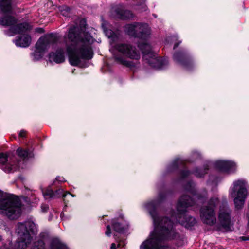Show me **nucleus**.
<instances>
[{
    "label": "nucleus",
    "instance_id": "obj_6",
    "mask_svg": "<svg viewBox=\"0 0 249 249\" xmlns=\"http://www.w3.org/2000/svg\"><path fill=\"white\" fill-rule=\"evenodd\" d=\"M0 213L10 220H16L21 215V203L14 195L3 193L0 190Z\"/></svg>",
    "mask_w": 249,
    "mask_h": 249
},
{
    "label": "nucleus",
    "instance_id": "obj_13",
    "mask_svg": "<svg viewBox=\"0 0 249 249\" xmlns=\"http://www.w3.org/2000/svg\"><path fill=\"white\" fill-rule=\"evenodd\" d=\"M113 12L112 14L115 18L121 19H130L133 17L130 11L124 10L122 6L114 8Z\"/></svg>",
    "mask_w": 249,
    "mask_h": 249
},
{
    "label": "nucleus",
    "instance_id": "obj_2",
    "mask_svg": "<svg viewBox=\"0 0 249 249\" xmlns=\"http://www.w3.org/2000/svg\"><path fill=\"white\" fill-rule=\"evenodd\" d=\"M138 48L131 43L117 44L115 46V52L113 53L115 61L119 64L130 67L131 63L127 58L139 59L141 57L140 49L143 54V59L151 67L157 69H162L168 65V61L158 57L156 53L152 51L151 46L148 44L143 43L139 44Z\"/></svg>",
    "mask_w": 249,
    "mask_h": 249
},
{
    "label": "nucleus",
    "instance_id": "obj_30",
    "mask_svg": "<svg viewBox=\"0 0 249 249\" xmlns=\"http://www.w3.org/2000/svg\"><path fill=\"white\" fill-rule=\"evenodd\" d=\"M26 133L25 130H22L20 132L19 135L21 137H25Z\"/></svg>",
    "mask_w": 249,
    "mask_h": 249
},
{
    "label": "nucleus",
    "instance_id": "obj_38",
    "mask_svg": "<svg viewBox=\"0 0 249 249\" xmlns=\"http://www.w3.org/2000/svg\"><path fill=\"white\" fill-rule=\"evenodd\" d=\"M61 217L62 219H63V218H64V216H63V213H61Z\"/></svg>",
    "mask_w": 249,
    "mask_h": 249
},
{
    "label": "nucleus",
    "instance_id": "obj_12",
    "mask_svg": "<svg viewBox=\"0 0 249 249\" xmlns=\"http://www.w3.org/2000/svg\"><path fill=\"white\" fill-rule=\"evenodd\" d=\"M215 167L222 172L230 173L236 168V164L231 161L219 160L214 163Z\"/></svg>",
    "mask_w": 249,
    "mask_h": 249
},
{
    "label": "nucleus",
    "instance_id": "obj_10",
    "mask_svg": "<svg viewBox=\"0 0 249 249\" xmlns=\"http://www.w3.org/2000/svg\"><path fill=\"white\" fill-rule=\"evenodd\" d=\"M125 30L129 35L141 38H145L150 34V29L146 24H128L125 26Z\"/></svg>",
    "mask_w": 249,
    "mask_h": 249
},
{
    "label": "nucleus",
    "instance_id": "obj_31",
    "mask_svg": "<svg viewBox=\"0 0 249 249\" xmlns=\"http://www.w3.org/2000/svg\"><path fill=\"white\" fill-rule=\"evenodd\" d=\"M189 172L187 171H183L182 172L181 174L183 177L187 176L189 175Z\"/></svg>",
    "mask_w": 249,
    "mask_h": 249
},
{
    "label": "nucleus",
    "instance_id": "obj_7",
    "mask_svg": "<svg viewBox=\"0 0 249 249\" xmlns=\"http://www.w3.org/2000/svg\"><path fill=\"white\" fill-rule=\"evenodd\" d=\"M248 183L244 180H238L233 182V186L230 191V196L234 198L236 209H241L248 196Z\"/></svg>",
    "mask_w": 249,
    "mask_h": 249
},
{
    "label": "nucleus",
    "instance_id": "obj_18",
    "mask_svg": "<svg viewBox=\"0 0 249 249\" xmlns=\"http://www.w3.org/2000/svg\"><path fill=\"white\" fill-rule=\"evenodd\" d=\"M51 249H67V248L59 239L54 238L52 240Z\"/></svg>",
    "mask_w": 249,
    "mask_h": 249
},
{
    "label": "nucleus",
    "instance_id": "obj_14",
    "mask_svg": "<svg viewBox=\"0 0 249 249\" xmlns=\"http://www.w3.org/2000/svg\"><path fill=\"white\" fill-rule=\"evenodd\" d=\"M8 156L6 154L0 153V167L6 172H10L15 170L16 167L8 163Z\"/></svg>",
    "mask_w": 249,
    "mask_h": 249
},
{
    "label": "nucleus",
    "instance_id": "obj_27",
    "mask_svg": "<svg viewBox=\"0 0 249 249\" xmlns=\"http://www.w3.org/2000/svg\"><path fill=\"white\" fill-rule=\"evenodd\" d=\"M182 161L179 159H176L172 163V166L173 167H177L179 163H181Z\"/></svg>",
    "mask_w": 249,
    "mask_h": 249
},
{
    "label": "nucleus",
    "instance_id": "obj_32",
    "mask_svg": "<svg viewBox=\"0 0 249 249\" xmlns=\"http://www.w3.org/2000/svg\"><path fill=\"white\" fill-rule=\"evenodd\" d=\"M56 180H58V181H60V182H64L65 181V180H64V179L63 177H57L56 178Z\"/></svg>",
    "mask_w": 249,
    "mask_h": 249
},
{
    "label": "nucleus",
    "instance_id": "obj_24",
    "mask_svg": "<svg viewBox=\"0 0 249 249\" xmlns=\"http://www.w3.org/2000/svg\"><path fill=\"white\" fill-rule=\"evenodd\" d=\"M54 193L55 194V198H59L61 196L65 197L67 194H70V192H66L65 193H64L63 189H59L57 190Z\"/></svg>",
    "mask_w": 249,
    "mask_h": 249
},
{
    "label": "nucleus",
    "instance_id": "obj_34",
    "mask_svg": "<svg viewBox=\"0 0 249 249\" xmlns=\"http://www.w3.org/2000/svg\"><path fill=\"white\" fill-rule=\"evenodd\" d=\"M124 243L123 242H121V241H119L118 244V247H121V246H124Z\"/></svg>",
    "mask_w": 249,
    "mask_h": 249
},
{
    "label": "nucleus",
    "instance_id": "obj_35",
    "mask_svg": "<svg viewBox=\"0 0 249 249\" xmlns=\"http://www.w3.org/2000/svg\"><path fill=\"white\" fill-rule=\"evenodd\" d=\"M181 43V41H179L178 43H177L176 44H175L174 45V49H175L176 47H178V46L179 44V43Z\"/></svg>",
    "mask_w": 249,
    "mask_h": 249
},
{
    "label": "nucleus",
    "instance_id": "obj_25",
    "mask_svg": "<svg viewBox=\"0 0 249 249\" xmlns=\"http://www.w3.org/2000/svg\"><path fill=\"white\" fill-rule=\"evenodd\" d=\"M113 227L114 231L117 232L121 233L124 230V227H122L120 223L117 222L113 223Z\"/></svg>",
    "mask_w": 249,
    "mask_h": 249
},
{
    "label": "nucleus",
    "instance_id": "obj_8",
    "mask_svg": "<svg viewBox=\"0 0 249 249\" xmlns=\"http://www.w3.org/2000/svg\"><path fill=\"white\" fill-rule=\"evenodd\" d=\"M219 202L218 198L214 196L209 200L207 205L200 209V217L203 223L210 225H213L215 223L214 208Z\"/></svg>",
    "mask_w": 249,
    "mask_h": 249
},
{
    "label": "nucleus",
    "instance_id": "obj_16",
    "mask_svg": "<svg viewBox=\"0 0 249 249\" xmlns=\"http://www.w3.org/2000/svg\"><path fill=\"white\" fill-rule=\"evenodd\" d=\"M17 154L23 159H28L34 157V154L32 151L27 149H23L22 148H18L16 150Z\"/></svg>",
    "mask_w": 249,
    "mask_h": 249
},
{
    "label": "nucleus",
    "instance_id": "obj_1",
    "mask_svg": "<svg viewBox=\"0 0 249 249\" xmlns=\"http://www.w3.org/2000/svg\"><path fill=\"white\" fill-rule=\"evenodd\" d=\"M185 190L192 195V197L184 195L181 196L177 204V213L172 216L171 220L167 217L157 218L156 217V206L163 199L164 195L159 194L158 200L149 201L144 204L145 208L153 220L155 229L151 233L149 238L141 245L140 249H176L174 247L161 246L160 244L161 241L171 239L175 237L176 233L174 228V223L178 222L187 228H191L196 223L194 218L185 214L186 209L202 203L205 196L195 194L193 182H188Z\"/></svg>",
    "mask_w": 249,
    "mask_h": 249
},
{
    "label": "nucleus",
    "instance_id": "obj_41",
    "mask_svg": "<svg viewBox=\"0 0 249 249\" xmlns=\"http://www.w3.org/2000/svg\"><path fill=\"white\" fill-rule=\"evenodd\" d=\"M242 238L243 239V240H245V238L244 237H242Z\"/></svg>",
    "mask_w": 249,
    "mask_h": 249
},
{
    "label": "nucleus",
    "instance_id": "obj_40",
    "mask_svg": "<svg viewBox=\"0 0 249 249\" xmlns=\"http://www.w3.org/2000/svg\"><path fill=\"white\" fill-rule=\"evenodd\" d=\"M177 37L176 36H174L173 37V39H175L176 40L177 39Z\"/></svg>",
    "mask_w": 249,
    "mask_h": 249
},
{
    "label": "nucleus",
    "instance_id": "obj_9",
    "mask_svg": "<svg viewBox=\"0 0 249 249\" xmlns=\"http://www.w3.org/2000/svg\"><path fill=\"white\" fill-rule=\"evenodd\" d=\"M16 232L18 238L15 244L17 249H24L31 243V237L25 223H18L17 225Z\"/></svg>",
    "mask_w": 249,
    "mask_h": 249
},
{
    "label": "nucleus",
    "instance_id": "obj_5",
    "mask_svg": "<svg viewBox=\"0 0 249 249\" xmlns=\"http://www.w3.org/2000/svg\"><path fill=\"white\" fill-rule=\"evenodd\" d=\"M16 21L15 18L11 16H6L0 18V24L2 26H10V29L5 31V34L8 36H13L17 34H23L20 37H18L15 40L17 46L27 47L31 44L32 39L28 34L24 33L31 29V26L27 23H24L17 26H14Z\"/></svg>",
    "mask_w": 249,
    "mask_h": 249
},
{
    "label": "nucleus",
    "instance_id": "obj_19",
    "mask_svg": "<svg viewBox=\"0 0 249 249\" xmlns=\"http://www.w3.org/2000/svg\"><path fill=\"white\" fill-rule=\"evenodd\" d=\"M59 11L64 16L68 17L70 15V9L66 5L59 6Z\"/></svg>",
    "mask_w": 249,
    "mask_h": 249
},
{
    "label": "nucleus",
    "instance_id": "obj_39",
    "mask_svg": "<svg viewBox=\"0 0 249 249\" xmlns=\"http://www.w3.org/2000/svg\"><path fill=\"white\" fill-rule=\"evenodd\" d=\"M70 194V195H71V196L72 197H75V195H73V194H71L70 193V194Z\"/></svg>",
    "mask_w": 249,
    "mask_h": 249
},
{
    "label": "nucleus",
    "instance_id": "obj_26",
    "mask_svg": "<svg viewBox=\"0 0 249 249\" xmlns=\"http://www.w3.org/2000/svg\"><path fill=\"white\" fill-rule=\"evenodd\" d=\"M106 36L108 38H112L114 36V33L110 30H106L105 31Z\"/></svg>",
    "mask_w": 249,
    "mask_h": 249
},
{
    "label": "nucleus",
    "instance_id": "obj_15",
    "mask_svg": "<svg viewBox=\"0 0 249 249\" xmlns=\"http://www.w3.org/2000/svg\"><path fill=\"white\" fill-rule=\"evenodd\" d=\"M174 60L178 63L187 68V58L184 53L178 52L174 55Z\"/></svg>",
    "mask_w": 249,
    "mask_h": 249
},
{
    "label": "nucleus",
    "instance_id": "obj_20",
    "mask_svg": "<svg viewBox=\"0 0 249 249\" xmlns=\"http://www.w3.org/2000/svg\"><path fill=\"white\" fill-rule=\"evenodd\" d=\"M43 196L46 199L55 198V194L52 190L48 189L43 192Z\"/></svg>",
    "mask_w": 249,
    "mask_h": 249
},
{
    "label": "nucleus",
    "instance_id": "obj_29",
    "mask_svg": "<svg viewBox=\"0 0 249 249\" xmlns=\"http://www.w3.org/2000/svg\"><path fill=\"white\" fill-rule=\"evenodd\" d=\"M107 230L106 231L105 234L107 236H110V235L111 234V230H110V226L109 225H107Z\"/></svg>",
    "mask_w": 249,
    "mask_h": 249
},
{
    "label": "nucleus",
    "instance_id": "obj_23",
    "mask_svg": "<svg viewBox=\"0 0 249 249\" xmlns=\"http://www.w3.org/2000/svg\"><path fill=\"white\" fill-rule=\"evenodd\" d=\"M43 54L42 52H39L36 49L35 52L32 53L33 59L34 60H38L42 58Z\"/></svg>",
    "mask_w": 249,
    "mask_h": 249
},
{
    "label": "nucleus",
    "instance_id": "obj_22",
    "mask_svg": "<svg viewBox=\"0 0 249 249\" xmlns=\"http://www.w3.org/2000/svg\"><path fill=\"white\" fill-rule=\"evenodd\" d=\"M208 170L207 167H205V169L202 171L201 170H199L198 169H196L194 171V174L197 177H202L205 174L207 173V171Z\"/></svg>",
    "mask_w": 249,
    "mask_h": 249
},
{
    "label": "nucleus",
    "instance_id": "obj_37",
    "mask_svg": "<svg viewBox=\"0 0 249 249\" xmlns=\"http://www.w3.org/2000/svg\"><path fill=\"white\" fill-rule=\"evenodd\" d=\"M38 244H40L41 246H42L44 245V243L42 241H40L38 242Z\"/></svg>",
    "mask_w": 249,
    "mask_h": 249
},
{
    "label": "nucleus",
    "instance_id": "obj_36",
    "mask_svg": "<svg viewBox=\"0 0 249 249\" xmlns=\"http://www.w3.org/2000/svg\"><path fill=\"white\" fill-rule=\"evenodd\" d=\"M36 31L37 32H39L40 33L42 32H43V29L42 28H37L36 29Z\"/></svg>",
    "mask_w": 249,
    "mask_h": 249
},
{
    "label": "nucleus",
    "instance_id": "obj_3",
    "mask_svg": "<svg viewBox=\"0 0 249 249\" xmlns=\"http://www.w3.org/2000/svg\"><path fill=\"white\" fill-rule=\"evenodd\" d=\"M77 30L75 27L70 29L67 39L71 44L66 45L70 63L73 66L80 65L83 60L90 59L93 55L90 46L92 37L87 33Z\"/></svg>",
    "mask_w": 249,
    "mask_h": 249
},
{
    "label": "nucleus",
    "instance_id": "obj_28",
    "mask_svg": "<svg viewBox=\"0 0 249 249\" xmlns=\"http://www.w3.org/2000/svg\"><path fill=\"white\" fill-rule=\"evenodd\" d=\"M41 208V211L43 213L46 212L49 209L48 206L46 204L42 205Z\"/></svg>",
    "mask_w": 249,
    "mask_h": 249
},
{
    "label": "nucleus",
    "instance_id": "obj_21",
    "mask_svg": "<svg viewBox=\"0 0 249 249\" xmlns=\"http://www.w3.org/2000/svg\"><path fill=\"white\" fill-rule=\"evenodd\" d=\"M27 229L30 231L34 232L36 228L35 224L32 221H26L24 222Z\"/></svg>",
    "mask_w": 249,
    "mask_h": 249
},
{
    "label": "nucleus",
    "instance_id": "obj_17",
    "mask_svg": "<svg viewBox=\"0 0 249 249\" xmlns=\"http://www.w3.org/2000/svg\"><path fill=\"white\" fill-rule=\"evenodd\" d=\"M12 0H0V11L6 13L10 11Z\"/></svg>",
    "mask_w": 249,
    "mask_h": 249
},
{
    "label": "nucleus",
    "instance_id": "obj_11",
    "mask_svg": "<svg viewBox=\"0 0 249 249\" xmlns=\"http://www.w3.org/2000/svg\"><path fill=\"white\" fill-rule=\"evenodd\" d=\"M231 211L227 204H222L219 208L218 213V222L219 224L224 229L230 227L231 223Z\"/></svg>",
    "mask_w": 249,
    "mask_h": 249
},
{
    "label": "nucleus",
    "instance_id": "obj_42",
    "mask_svg": "<svg viewBox=\"0 0 249 249\" xmlns=\"http://www.w3.org/2000/svg\"><path fill=\"white\" fill-rule=\"evenodd\" d=\"M143 1H145V0H143Z\"/></svg>",
    "mask_w": 249,
    "mask_h": 249
},
{
    "label": "nucleus",
    "instance_id": "obj_33",
    "mask_svg": "<svg viewBox=\"0 0 249 249\" xmlns=\"http://www.w3.org/2000/svg\"><path fill=\"white\" fill-rule=\"evenodd\" d=\"M110 249H116V245L115 243L111 244Z\"/></svg>",
    "mask_w": 249,
    "mask_h": 249
},
{
    "label": "nucleus",
    "instance_id": "obj_4",
    "mask_svg": "<svg viewBox=\"0 0 249 249\" xmlns=\"http://www.w3.org/2000/svg\"><path fill=\"white\" fill-rule=\"evenodd\" d=\"M63 46L62 43L58 42L56 35L51 34L40 37L36 43V48L43 53L50 48L56 49L55 53L52 52L49 54V61L61 63L65 61V52L62 48Z\"/></svg>",
    "mask_w": 249,
    "mask_h": 249
}]
</instances>
